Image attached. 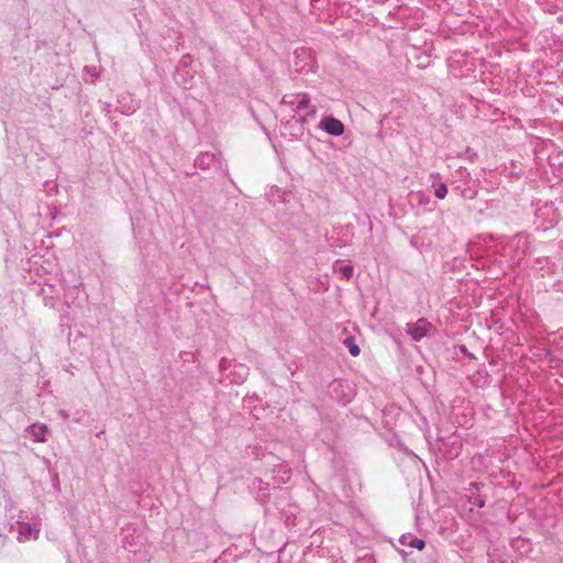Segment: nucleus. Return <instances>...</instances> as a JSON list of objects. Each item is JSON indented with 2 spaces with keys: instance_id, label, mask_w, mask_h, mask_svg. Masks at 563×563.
Here are the masks:
<instances>
[{
  "instance_id": "1a4fd4ad",
  "label": "nucleus",
  "mask_w": 563,
  "mask_h": 563,
  "mask_svg": "<svg viewBox=\"0 0 563 563\" xmlns=\"http://www.w3.org/2000/svg\"><path fill=\"white\" fill-rule=\"evenodd\" d=\"M99 78V73L96 66H85L84 67V80L93 82Z\"/></svg>"
},
{
  "instance_id": "0eeeda50",
  "label": "nucleus",
  "mask_w": 563,
  "mask_h": 563,
  "mask_svg": "<svg viewBox=\"0 0 563 563\" xmlns=\"http://www.w3.org/2000/svg\"><path fill=\"white\" fill-rule=\"evenodd\" d=\"M129 532H130L129 528L123 530L124 536H123L122 542L124 544V548H126L130 552L137 553L140 536L132 537V541H129Z\"/></svg>"
},
{
  "instance_id": "f257e3e1",
  "label": "nucleus",
  "mask_w": 563,
  "mask_h": 563,
  "mask_svg": "<svg viewBox=\"0 0 563 563\" xmlns=\"http://www.w3.org/2000/svg\"><path fill=\"white\" fill-rule=\"evenodd\" d=\"M284 106L297 112L299 121L306 122L308 118H313L317 113L314 106L310 103V96L307 92L287 93L282 100Z\"/></svg>"
},
{
  "instance_id": "39448f33",
  "label": "nucleus",
  "mask_w": 563,
  "mask_h": 563,
  "mask_svg": "<svg viewBox=\"0 0 563 563\" xmlns=\"http://www.w3.org/2000/svg\"><path fill=\"white\" fill-rule=\"evenodd\" d=\"M47 432V428L44 424H32L30 427V433L35 442H45V434Z\"/></svg>"
},
{
  "instance_id": "9b49d317",
  "label": "nucleus",
  "mask_w": 563,
  "mask_h": 563,
  "mask_svg": "<svg viewBox=\"0 0 563 563\" xmlns=\"http://www.w3.org/2000/svg\"><path fill=\"white\" fill-rule=\"evenodd\" d=\"M235 368H236L238 378L236 379L233 378L232 382H234L236 384L244 382L249 375V368L244 365H236Z\"/></svg>"
},
{
  "instance_id": "4468645a",
  "label": "nucleus",
  "mask_w": 563,
  "mask_h": 563,
  "mask_svg": "<svg viewBox=\"0 0 563 563\" xmlns=\"http://www.w3.org/2000/svg\"><path fill=\"white\" fill-rule=\"evenodd\" d=\"M59 416L64 419V420H67L69 418V413L65 410H60L59 411Z\"/></svg>"
},
{
  "instance_id": "6e6552de",
  "label": "nucleus",
  "mask_w": 563,
  "mask_h": 563,
  "mask_svg": "<svg viewBox=\"0 0 563 563\" xmlns=\"http://www.w3.org/2000/svg\"><path fill=\"white\" fill-rule=\"evenodd\" d=\"M400 543L402 545L416 548L418 550H422L426 545L424 541L418 538H413L411 536H402L400 538Z\"/></svg>"
},
{
  "instance_id": "ddd939ff",
  "label": "nucleus",
  "mask_w": 563,
  "mask_h": 563,
  "mask_svg": "<svg viewBox=\"0 0 563 563\" xmlns=\"http://www.w3.org/2000/svg\"><path fill=\"white\" fill-rule=\"evenodd\" d=\"M473 504L477 507H484L485 500L482 497H475Z\"/></svg>"
},
{
  "instance_id": "f8f14e48",
  "label": "nucleus",
  "mask_w": 563,
  "mask_h": 563,
  "mask_svg": "<svg viewBox=\"0 0 563 563\" xmlns=\"http://www.w3.org/2000/svg\"><path fill=\"white\" fill-rule=\"evenodd\" d=\"M448 194V187L445 184L441 183L434 189V195L438 199H444Z\"/></svg>"
},
{
  "instance_id": "9d476101",
  "label": "nucleus",
  "mask_w": 563,
  "mask_h": 563,
  "mask_svg": "<svg viewBox=\"0 0 563 563\" xmlns=\"http://www.w3.org/2000/svg\"><path fill=\"white\" fill-rule=\"evenodd\" d=\"M344 346L349 350L350 354L352 356H358L361 353V350L358 345L355 342V339L353 336H347L343 341Z\"/></svg>"
},
{
  "instance_id": "7ed1b4c3",
  "label": "nucleus",
  "mask_w": 563,
  "mask_h": 563,
  "mask_svg": "<svg viewBox=\"0 0 563 563\" xmlns=\"http://www.w3.org/2000/svg\"><path fill=\"white\" fill-rule=\"evenodd\" d=\"M12 529L16 531L19 541L25 542L38 538L40 528L37 525H31L24 521H16Z\"/></svg>"
},
{
  "instance_id": "2eb2a0df",
  "label": "nucleus",
  "mask_w": 563,
  "mask_h": 563,
  "mask_svg": "<svg viewBox=\"0 0 563 563\" xmlns=\"http://www.w3.org/2000/svg\"><path fill=\"white\" fill-rule=\"evenodd\" d=\"M470 486H471L472 488L478 489L479 484H478V483L473 482V483H471V484H470Z\"/></svg>"
},
{
  "instance_id": "423d86ee",
  "label": "nucleus",
  "mask_w": 563,
  "mask_h": 563,
  "mask_svg": "<svg viewBox=\"0 0 563 563\" xmlns=\"http://www.w3.org/2000/svg\"><path fill=\"white\" fill-rule=\"evenodd\" d=\"M334 271L345 280H349L354 272V268L350 264H343L341 261L334 263Z\"/></svg>"
},
{
  "instance_id": "20e7f679",
  "label": "nucleus",
  "mask_w": 563,
  "mask_h": 563,
  "mask_svg": "<svg viewBox=\"0 0 563 563\" xmlns=\"http://www.w3.org/2000/svg\"><path fill=\"white\" fill-rule=\"evenodd\" d=\"M319 128L332 136H340L344 133L343 123L333 117H327L319 123Z\"/></svg>"
},
{
  "instance_id": "f03ea898",
  "label": "nucleus",
  "mask_w": 563,
  "mask_h": 563,
  "mask_svg": "<svg viewBox=\"0 0 563 563\" xmlns=\"http://www.w3.org/2000/svg\"><path fill=\"white\" fill-rule=\"evenodd\" d=\"M407 333L413 341H420L421 339L431 335L433 332V325L427 319H419L417 322L407 323Z\"/></svg>"
},
{
  "instance_id": "dca6fc26",
  "label": "nucleus",
  "mask_w": 563,
  "mask_h": 563,
  "mask_svg": "<svg viewBox=\"0 0 563 563\" xmlns=\"http://www.w3.org/2000/svg\"><path fill=\"white\" fill-rule=\"evenodd\" d=\"M64 297H65L66 302H68V295L64 294Z\"/></svg>"
}]
</instances>
